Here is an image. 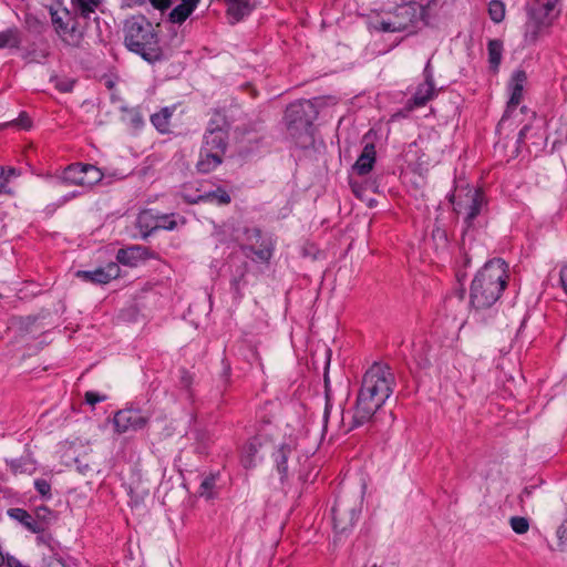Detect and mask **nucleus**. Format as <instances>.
<instances>
[{"mask_svg":"<svg viewBox=\"0 0 567 567\" xmlns=\"http://www.w3.org/2000/svg\"><path fill=\"white\" fill-rule=\"evenodd\" d=\"M528 20L525 23V41L534 43L538 39L539 32L543 27L549 25L551 19L546 13L544 8L534 3L527 9Z\"/></svg>","mask_w":567,"mask_h":567,"instance_id":"obj_13","label":"nucleus"},{"mask_svg":"<svg viewBox=\"0 0 567 567\" xmlns=\"http://www.w3.org/2000/svg\"><path fill=\"white\" fill-rule=\"evenodd\" d=\"M221 377L225 379L226 383L229 382V377H230V365L229 364L225 365Z\"/></svg>","mask_w":567,"mask_h":567,"instance_id":"obj_57","label":"nucleus"},{"mask_svg":"<svg viewBox=\"0 0 567 567\" xmlns=\"http://www.w3.org/2000/svg\"><path fill=\"white\" fill-rule=\"evenodd\" d=\"M229 133L205 132L199 151L196 168L202 174H208L224 162L228 148Z\"/></svg>","mask_w":567,"mask_h":567,"instance_id":"obj_6","label":"nucleus"},{"mask_svg":"<svg viewBox=\"0 0 567 567\" xmlns=\"http://www.w3.org/2000/svg\"><path fill=\"white\" fill-rule=\"evenodd\" d=\"M157 27L158 24L154 25L143 14L127 18L123 23L125 48L148 63L162 61L164 52L159 44Z\"/></svg>","mask_w":567,"mask_h":567,"instance_id":"obj_4","label":"nucleus"},{"mask_svg":"<svg viewBox=\"0 0 567 567\" xmlns=\"http://www.w3.org/2000/svg\"><path fill=\"white\" fill-rule=\"evenodd\" d=\"M432 238L436 243V246L445 247L447 245L446 230L441 227H435L432 230Z\"/></svg>","mask_w":567,"mask_h":567,"instance_id":"obj_43","label":"nucleus"},{"mask_svg":"<svg viewBox=\"0 0 567 567\" xmlns=\"http://www.w3.org/2000/svg\"><path fill=\"white\" fill-rule=\"evenodd\" d=\"M22 33L17 27L0 32V49H20Z\"/></svg>","mask_w":567,"mask_h":567,"instance_id":"obj_23","label":"nucleus"},{"mask_svg":"<svg viewBox=\"0 0 567 567\" xmlns=\"http://www.w3.org/2000/svg\"><path fill=\"white\" fill-rule=\"evenodd\" d=\"M4 564V557L2 553L0 551V567Z\"/></svg>","mask_w":567,"mask_h":567,"instance_id":"obj_63","label":"nucleus"},{"mask_svg":"<svg viewBox=\"0 0 567 567\" xmlns=\"http://www.w3.org/2000/svg\"><path fill=\"white\" fill-rule=\"evenodd\" d=\"M489 68L497 72L502 61L503 43L501 40H489L487 44Z\"/></svg>","mask_w":567,"mask_h":567,"instance_id":"obj_29","label":"nucleus"},{"mask_svg":"<svg viewBox=\"0 0 567 567\" xmlns=\"http://www.w3.org/2000/svg\"><path fill=\"white\" fill-rule=\"evenodd\" d=\"M100 168L92 164L74 163L64 168L61 182L66 185L92 187L103 178Z\"/></svg>","mask_w":567,"mask_h":567,"instance_id":"obj_10","label":"nucleus"},{"mask_svg":"<svg viewBox=\"0 0 567 567\" xmlns=\"http://www.w3.org/2000/svg\"><path fill=\"white\" fill-rule=\"evenodd\" d=\"M453 212L462 220V243L472 244L488 223V202L485 193L475 186L456 187L450 197Z\"/></svg>","mask_w":567,"mask_h":567,"instance_id":"obj_2","label":"nucleus"},{"mask_svg":"<svg viewBox=\"0 0 567 567\" xmlns=\"http://www.w3.org/2000/svg\"><path fill=\"white\" fill-rule=\"evenodd\" d=\"M37 543L39 545H45L48 547L49 551H51V548H54L52 535L45 534L44 532L42 534H38Z\"/></svg>","mask_w":567,"mask_h":567,"instance_id":"obj_47","label":"nucleus"},{"mask_svg":"<svg viewBox=\"0 0 567 567\" xmlns=\"http://www.w3.org/2000/svg\"><path fill=\"white\" fill-rule=\"evenodd\" d=\"M538 7L540 8H544V10H546V13L547 14H550L551 11L554 10L555 8V2L554 1H550V0H547V1H543V0H537L535 2Z\"/></svg>","mask_w":567,"mask_h":567,"instance_id":"obj_51","label":"nucleus"},{"mask_svg":"<svg viewBox=\"0 0 567 567\" xmlns=\"http://www.w3.org/2000/svg\"><path fill=\"white\" fill-rule=\"evenodd\" d=\"M4 563L7 564L8 567H29V566L23 565L19 559H17L13 556L8 557L4 560Z\"/></svg>","mask_w":567,"mask_h":567,"instance_id":"obj_53","label":"nucleus"},{"mask_svg":"<svg viewBox=\"0 0 567 567\" xmlns=\"http://www.w3.org/2000/svg\"><path fill=\"white\" fill-rule=\"evenodd\" d=\"M178 385L181 389L189 391L193 383V375L184 368L179 369Z\"/></svg>","mask_w":567,"mask_h":567,"instance_id":"obj_42","label":"nucleus"},{"mask_svg":"<svg viewBox=\"0 0 567 567\" xmlns=\"http://www.w3.org/2000/svg\"><path fill=\"white\" fill-rule=\"evenodd\" d=\"M508 265L493 258L476 272L471 284L470 305L475 310L492 308L501 298L508 282Z\"/></svg>","mask_w":567,"mask_h":567,"instance_id":"obj_3","label":"nucleus"},{"mask_svg":"<svg viewBox=\"0 0 567 567\" xmlns=\"http://www.w3.org/2000/svg\"><path fill=\"white\" fill-rule=\"evenodd\" d=\"M102 0H72L75 14L79 19L90 20L91 16L95 13L96 8L101 4Z\"/></svg>","mask_w":567,"mask_h":567,"instance_id":"obj_25","label":"nucleus"},{"mask_svg":"<svg viewBox=\"0 0 567 567\" xmlns=\"http://www.w3.org/2000/svg\"><path fill=\"white\" fill-rule=\"evenodd\" d=\"M8 185V176H6V169L0 166V194L6 193L10 194L11 192L7 189Z\"/></svg>","mask_w":567,"mask_h":567,"instance_id":"obj_49","label":"nucleus"},{"mask_svg":"<svg viewBox=\"0 0 567 567\" xmlns=\"http://www.w3.org/2000/svg\"><path fill=\"white\" fill-rule=\"evenodd\" d=\"M245 239L248 244L243 245L241 251L249 257L254 255L252 260L268 264L274 256L275 241L271 237H264L258 227L245 228Z\"/></svg>","mask_w":567,"mask_h":567,"instance_id":"obj_8","label":"nucleus"},{"mask_svg":"<svg viewBox=\"0 0 567 567\" xmlns=\"http://www.w3.org/2000/svg\"><path fill=\"white\" fill-rule=\"evenodd\" d=\"M529 130V125H524L519 133H518V138H517V142L518 143H522L524 141V138L526 137V133L527 131Z\"/></svg>","mask_w":567,"mask_h":567,"instance_id":"obj_56","label":"nucleus"},{"mask_svg":"<svg viewBox=\"0 0 567 567\" xmlns=\"http://www.w3.org/2000/svg\"><path fill=\"white\" fill-rule=\"evenodd\" d=\"M42 567H66V564L55 548H51V551L43 554Z\"/></svg>","mask_w":567,"mask_h":567,"instance_id":"obj_33","label":"nucleus"},{"mask_svg":"<svg viewBox=\"0 0 567 567\" xmlns=\"http://www.w3.org/2000/svg\"><path fill=\"white\" fill-rule=\"evenodd\" d=\"M189 205L199 203H214L218 206H227L231 203V196L221 186H217L214 190L199 194L196 199L187 198Z\"/></svg>","mask_w":567,"mask_h":567,"instance_id":"obj_18","label":"nucleus"},{"mask_svg":"<svg viewBox=\"0 0 567 567\" xmlns=\"http://www.w3.org/2000/svg\"><path fill=\"white\" fill-rule=\"evenodd\" d=\"M34 487H35L37 492L42 497L51 498V496H52V494H51V484L47 480H44V478L35 480Z\"/></svg>","mask_w":567,"mask_h":567,"instance_id":"obj_41","label":"nucleus"},{"mask_svg":"<svg viewBox=\"0 0 567 567\" xmlns=\"http://www.w3.org/2000/svg\"><path fill=\"white\" fill-rule=\"evenodd\" d=\"M532 494V489L529 487H525L520 494V501H524L525 496H529Z\"/></svg>","mask_w":567,"mask_h":567,"instance_id":"obj_59","label":"nucleus"},{"mask_svg":"<svg viewBox=\"0 0 567 567\" xmlns=\"http://www.w3.org/2000/svg\"><path fill=\"white\" fill-rule=\"evenodd\" d=\"M135 4H144L146 0H133Z\"/></svg>","mask_w":567,"mask_h":567,"instance_id":"obj_61","label":"nucleus"},{"mask_svg":"<svg viewBox=\"0 0 567 567\" xmlns=\"http://www.w3.org/2000/svg\"><path fill=\"white\" fill-rule=\"evenodd\" d=\"M230 124L223 109H214L207 123L205 132H224L229 133Z\"/></svg>","mask_w":567,"mask_h":567,"instance_id":"obj_22","label":"nucleus"},{"mask_svg":"<svg viewBox=\"0 0 567 567\" xmlns=\"http://www.w3.org/2000/svg\"><path fill=\"white\" fill-rule=\"evenodd\" d=\"M333 527L339 533H344L352 528L359 519V503L354 498L350 499L338 496L331 509Z\"/></svg>","mask_w":567,"mask_h":567,"instance_id":"obj_11","label":"nucleus"},{"mask_svg":"<svg viewBox=\"0 0 567 567\" xmlns=\"http://www.w3.org/2000/svg\"><path fill=\"white\" fill-rule=\"evenodd\" d=\"M317 99L299 100L290 103L285 111V123L289 137L296 146L306 150L315 143L316 127L319 111L316 104Z\"/></svg>","mask_w":567,"mask_h":567,"instance_id":"obj_5","label":"nucleus"},{"mask_svg":"<svg viewBox=\"0 0 567 567\" xmlns=\"http://www.w3.org/2000/svg\"><path fill=\"white\" fill-rule=\"evenodd\" d=\"M558 547L563 553H567V518L557 529Z\"/></svg>","mask_w":567,"mask_h":567,"instance_id":"obj_40","label":"nucleus"},{"mask_svg":"<svg viewBox=\"0 0 567 567\" xmlns=\"http://www.w3.org/2000/svg\"><path fill=\"white\" fill-rule=\"evenodd\" d=\"M152 257L147 247L134 245L127 248H122L116 254V260L125 266L135 267L138 261L146 260Z\"/></svg>","mask_w":567,"mask_h":567,"instance_id":"obj_16","label":"nucleus"},{"mask_svg":"<svg viewBox=\"0 0 567 567\" xmlns=\"http://www.w3.org/2000/svg\"><path fill=\"white\" fill-rule=\"evenodd\" d=\"M50 16L55 32L64 42L70 45L79 47L84 35V28L80 25V19L68 9L62 11L50 7Z\"/></svg>","mask_w":567,"mask_h":567,"instance_id":"obj_7","label":"nucleus"},{"mask_svg":"<svg viewBox=\"0 0 567 567\" xmlns=\"http://www.w3.org/2000/svg\"><path fill=\"white\" fill-rule=\"evenodd\" d=\"M19 175L18 171L13 167H10L8 169H6V176H8V179L11 177V176H17Z\"/></svg>","mask_w":567,"mask_h":567,"instance_id":"obj_58","label":"nucleus"},{"mask_svg":"<svg viewBox=\"0 0 567 567\" xmlns=\"http://www.w3.org/2000/svg\"><path fill=\"white\" fill-rule=\"evenodd\" d=\"M25 21L30 28L37 29L39 32L41 31V29L43 27L42 22L32 16H27Z\"/></svg>","mask_w":567,"mask_h":567,"instance_id":"obj_50","label":"nucleus"},{"mask_svg":"<svg viewBox=\"0 0 567 567\" xmlns=\"http://www.w3.org/2000/svg\"><path fill=\"white\" fill-rule=\"evenodd\" d=\"M370 134H371V131H370V132H368V133L364 135L363 140H364V141H367V140L370 137Z\"/></svg>","mask_w":567,"mask_h":567,"instance_id":"obj_64","label":"nucleus"},{"mask_svg":"<svg viewBox=\"0 0 567 567\" xmlns=\"http://www.w3.org/2000/svg\"><path fill=\"white\" fill-rule=\"evenodd\" d=\"M226 2L228 4L227 14L231 19V23L240 21L254 9L249 0H226Z\"/></svg>","mask_w":567,"mask_h":567,"instance_id":"obj_19","label":"nucleus"},{"mask_svg":"<svg viewBox=\"0 0 567 567\" xmlns=\"http://www.w3.org/2000/svg\"><path fill=\"white\" fill-rule=\"evenodd\" d=\"M218 474H209L200 483L199 493L202 496H205L206 498L212 497V491L215 487L216 480Z\"/></svg>","mask_w":567,"mask_h":567,"instance_id":"obj_38","label":"nucleus"},{"mask_svg":"<svg viewBox=\"0 0 567 567\" xmlns=\"http://www.w3.org/2000/svg\"><path fill=\"white\" fill-rule=\"evenodd\" d=\"M120 275V267L116 262H110L106 267H99L94 270H79L75 276L83 281L105 285Z\"/></svg>","mask_w":567,"mask_h":567,"instance_id":"obj_15","label":"nucleus"},{"mask_svg":"<svg viewBox=\"0 0 567 567\" xmlns=\"http://www.w3.org/2000/svg\"><path fill=\"white\" fill-rule=\"evenodd\" d=\"M395 378L389 364L374 362L364 373L357 396L352 429L377 420L385 401L393 393Z\"/></svg>","mask_w":567,"mask_h":567,"instance_id":"obj_1","label":"nucleus"},{"mask_svg":"<svg viewBox=\"0 0 567 567\" xmlns=\"http://www.w3.org/2000/svg\"><path fill=\"white\" fill-rule=\"evenodd\" d=\"M422 10L416 3L399 6L390 18L380 20L375 29L383 32L405 31L417 21Z\"/></svg>","mask_w":567,"mask_h":567,"instance_id":"obj_9","label":"nucleus"},{"mask_svg":"<svg viewBox=\"0 0 567 567\" xmlns=\"http://www.w3.org/2000/svg\"><path fill=\"white\" fill-rule=\"evenodd\" d=\"M526 81H527V74L524 70H516L512 74V78L509 81L511 96L507 102L506 111H505L504 115L502 116V120L498 123V125H502L503 123H505V121L509 116L511 112H513L522 102L523 90H524V85H525Z\"/></svg>","mask_w":567,"mask_h":567,"instance_id":"obj_14","label":"nucleus"},{"mask_svg":"<svg viewBox=\"0 0 567 567\" xmlns=\"http://www.w3.org/2000/svg\"><path fill=\"white\" fill-rule=\"evenodd\" d=\"M148 420L150 416L140 409L127 408L115 413L113 423L116 432L125 433L144 429Z\"/></svg>","mask_w":567,"mask_h":567,"instance_id":"obj_12","label":"nucleus"},{"mask_svg":"<svg viewBox=\"0 0 567 567\" xmlns=\"http://www.w3.org/2000/svg\"><path fill=\"white\" fill-rule=\"evenodd\" d=\"M198 195H199V194H190V193H188L186 189H184V190L181 193V197H182V199H183L186 204H188L187 198H194V199H196V197H197Z\"/></svg>","mask_w":567,"mask_h":567,"instance_id":"obj_55","label":"nucleus"},{"mask_svg":"<svg viewBox=\"0 0 567 567\" xmlns=\"http://www.w3.org/2000/svg\"><path fill=\"white\" fill-rule=\"evenodd\" d=\"M434 95H435L434 83L423 82V83L419 84V86L412 97V101H413L414 106L421 107V106H424L430 100H432Z\"/></svg>","mask_w":567,"mask_h":567,"instance_id":"obj_24","label":"nucleus"},{"mask_svg":"<svg viewBox=\"0 0 567 567\" xmlns=\"http://www.w3.org/2000/svg\"><path fill=\"white\" fill-rule=\"evenodd\" d=\"M172 114L173 113L168 107H163L151 116V122L158 132L167 133L169 131V120Z\"/></svg>","mask_w":567,"mask_h":567,"instance_id":"obj_30","label":"nucleus"},{"mask_svg":"<svg viewBox=\"0 0 567 567\" xmlns=\"http://www.w3.org/2000/svg\"><path fill=\"white\" fill-rule=\"evenodd\" d=\"M13 474L31 473L34 467L29 457L12 458L6 461Z\"/></svg>","mask_w":567,"mask_h":567,"instance_id":"obj_31","label":"nucleus"},{"mask_svg":"<svg viewBox=\"0 0 567 567\" xmlns=\"http://www.w3.org/2000/svg\"><path fill=\"white\" fill-rule=\"evenodd\" d=\"M488 13L494 22H502L505 18L504 3L501 0H492L488 4Z\"/></svg>","mask_w":567,"mask_h":567,"instance_id":"obj_34","label":"nucleus"},{"mask_svg":"<svg viewBox=\"0 0 567 567\" xmlns=\"http://www.w3.org/2000/svg\"><path fill=\"white\" fill-rule=\"evenodd\" d=\"M246 271H247V264L244 262L243 270L240 271V274L238 276H235L230 281L231 288L234 289L235 295L238 297H241L240 284L245 278Z\"/></svg>","mask_w":567,"mask_h":567,"instance_id":"obj_45","label":"nucleus"},{"mask_svg":"<svg viewBox=\"0 0 567 567\" xmlns=\"http://www.w3.org/2000/svg\"><path fill=\"white\" fill-rule=\"evenodd\" d=\"M440 1H441V0H431V1L429 2V6H432V4H433V6H436Z\"/></svg>","mask_w":567,"mask_h":567,"instance_id":"obj_62","label":"nucleus"},{"mask_svg":"<svg viewBox=\"0 0 567 567\" xmlns=\"http://www.w3.org/2000/svg\"><path fill=\"white\" fill-rule=\"evenodd\" d=\"M174 214L155 215L156 230H173L177 226Z\"/></svg>","mask_w":567,"mask_h":567,"instance_id":"obj_35","label":"nucleus"},{"mask_svg":"<svg viewBox=\"0 0 567 567\" xmlns=\"http://www.w3.org/2000/svg\"><path fill=\"white\" fill-rule=\"evenodd\" d=\"M329 409H330V404H329V402H327V404H326V409H324V420H327V419H328Z\"/></svg>","mask_w":567,"mask_h":567,"instance_id":"obj_60","label":"nucleus"},{"mask_svg":"<svg viewBox=\"0 0 567 567\" xmlns=\"http://www.w3.org/2000/svg\"><path fill=\"white\" fill-rule=\"evenodd\" d=\"M275 406V403L271 401H267L265 405L260 409L259 414L260 419L264 423H270L271 419L275 416V413L272 411V408Z\"/></svg>","mask_w":567,"mask_h":567,"instance_id":"obj_44","label":"nucleus"},{"mask_svg":"<svg viewBox=\"0 0 567 567\" xmlns=\"http://www.w3.org/2000/svg\"><path fill=\"white\" fill-rule=\"evenodd\" d=\"M289 452H290V449L288 446H281L275 453V461L277 464V470L281 475V480L286 478L287 474H288L287 461H288Z\"/></svg>","mask_w":567,"mask_h":567,"instance_id":"obj_32","label":"nucleus"},{"mask_svg":"<svg viewBox=\"0 0 567 567\" xmlns=\"http://www.w3.org/2000/svg\"><path fill=\"white\" fill-rule=\"evenodd\" d=\"M424 78H425L424 82L434 83L433 73H432L430 61L426 63V65L424 68Z\"/></svg>","mask_w":567,"mask_h":567,"instance_id":"obj_54","label":"nucleus"},{"mask_svg":"<svg viewBox=\"0 0 567 567\" xmlns=\"http://www.w3.org/2000/svg\"><path fill=\"white\" fill-rule=\"evenodd\" d=\"M152 6L159 10L161 12H164L172 6V0H150Z\"/></svg>","mask_w":567,"mask_h":567,"instance_id":"obj_48","label":"nucleus"},{"mask_svg":"<svg viewBox=\"0 0 567 567\" xmlns=\"http://www.w3.org/2000/svg\"><path fill=\"white\" fill-rule=\"evenodd\" d=\"M261 443L258 437H252L245 444L241 457L244 467L249 468L255 465V456L257 455Z\"/></svg>","mask_w":567,"mask_h":567,"instance_id":"obj_27","label":"nucleus"},{"mask_svg":"<svg viewBox=\"0 0 567 567\" xmlns=\"http://www.w3.org/2000/svg\"><path fill=\"white\" fill-rule=\"evenodd\" d=\"M375 157L377 152L374 144L372 142H367L362 153L353 165V171H355L360 176L369 174L374 166Z\"/></svg>","mask_w":567,"mask_h":567,"instance_id":"obj_17","label":"nucleus"},{"mask_svg":"<svg viewBox=\"0 0 567 567\" xmlns=\"http://www.w3.org/2000/svg\"><path fill=\"white\" fill-rule=\"evenodd\" d=\"M137 226L143 235V238H147L154 231H156L155 214L152 209L143 210L137 217Z\"/></svg>","mask_w":567,"mask_h":567,"instance_id":"obj_26","label":"nucleus"},{"mask_svg":"<svg viewBox=\"0 0 567 567\" xmlns=\"http://www.w3.org/2000/svg\"><path fill=\"white\" fill-rule=\"evenodd\" d=\"M31 120L30 117L28 116V114L25 112H21L19 114V117L18 118H13V120H10L3 124H0V127L3 128V127H7V126H10V125H14V126H18L20 128H23V130H28L31 127Z\"/></svg>","mask_w":567,"mask_h":567,"instance_id":"obj_39","label":"nucleus"},{"mask_svg":"<svg viewBox=\"0 0 567 567\" xmlns=\"http://www.w3.org/2000/svg\"><path fill=\"white\" fill-rule=\"evenodd\" d=\"M51 82L54 83V87L61 93L72 92L75 84V80L73 79L59 76H52Z\"/></svg>","mask_w":567,"mask_h":567,"instance_id":"obj_36","label":"nucleus"},{"mask_svg":"<svg viewBox=\"0 0 567 567\" xmlns=\"http://www.w3.org/2000/svg\"><path fill=\"white\" fill-rule=\"evenodd\" d=\"M200 0H182L168 14L172 23H183L193 13Z\"/></svg>","mask_w":567,"mask_h":567,"instance_id":"obj_20","label":"nucleus"},{"mask_svg":"<svg viewBox=\"0 0 567 567\" xmlns=\"http://www.w3.org/2000/svg\"><path fill=\"white\" fill-rule=\"evenodd\" d=\"M84 399L89 405L94 406L96 403L104 401L106 396L93 391H87L84 395Z\"/></svg>","mask_w":567,"mask_h":567,"instance_id":"obj_46","label":"nucleus"},{"mask_svg":"<svg viewBox=\"0 0 567 567\" xmlns=\"http://www.w3.org/2000/svg\"><path fill=\"white\" fill-rule=\"evenodd\" d=\"M7 514L10 518L19 522L29 532L34 533V534L39 533V526L35 525L34 515L29 513L24 508H20V507L9 508Z\"/></svg>","mask_w":567,"mask_h":567,"instance_id":"obj_21","label":"nucleus"},{"mask_svg":"<svg viewBox=\"0 0 567 567\" xmlns=\"http://www.w3.org/2000/svg\"><path fill=\"white\" fill-rule=\"evenodd\" d=\"M34 522L35 525L39 526V533L42 534L45 532L51 525L52 520L55 518L54 513L48 508L47 506H40L34 511Z\"/></svg>","mask_w":567,"mask_h":567,"instance_id":"obj_28","label":"nucleus"},{"mask_svg":"<svg viewBox=\"0 0 567 567\" xmlns=\"http://www.w3.org/2000/svg\"><path fill=\"white\" fill-rule=\"evenodd\" d=\"M512 529L519 535L526 534L529 529V522L523 516H513L509 519Z\"/></svg>","mask_w":567,"mask_h":567,"instance_id":"obj_37","label":"nucleus"},{"mask_svg":"<svg viewBox=\"0 0 567 567\" xmlns=\"http://www.w3.org/2000/svg\"><path fill=\"white\" fill-rule=\"evenodd\" d=\"M560 284L564 291L567 293V265L560 268Z\"/></svg>","mask_w":567,"mask_h":567,"instance_id":"obj_52","label":"nucleus"}]
</instances>
